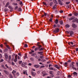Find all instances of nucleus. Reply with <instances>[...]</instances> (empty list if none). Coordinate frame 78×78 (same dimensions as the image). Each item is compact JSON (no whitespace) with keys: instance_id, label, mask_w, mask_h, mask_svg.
Listing matches in <instances>:
<instances>
[{"instance_id":"obj_15","label":"nucleus","mask_w":78,"mask_h":78,"mask_svg":"<svg viewBox=\"0 0 78 78\" xmlns=\"http://www.w3.org/2000/svg\"><path fill=\"white\" fill-rule=\"evenodd\" d=\"M55 24H57L58 23V20L56 19L55 21Z\"/></svg>"},{"instance_id":"obj_35","label":"nucleus","mask_w":78,"mask_h":78,"mask_svg":"<svg viewBox=\"0 0 78 78\" xmlns=\"http://www.w3.org/2000/svg\"><path fill=\"white\" fill-rule=\"evenodd\" d=\"M52 73H53V71H49V73L50 74H51V75H52V74H53Z\"/></svg>"},{"instance_id":"obj_16","label":"nucleus","mask_w":78,"mask_h":78,"mask_svg":"<svg viewBox=\"0 0 78 78\" xmlns=\"http://www.w3.org/2000/svg\"><path fill=\"white\" fill-rule=\"evenodd\" d=\"M49 70H54L55 71L56 70L55 69H54L52 67H50L49 68Z\"/></svg>"},{"instance_id":"obj_26","label":"nucleus","mask_w":78,"mask_h":78,"mask_svg":"<svg viewBox=\"0 0 78 78\" xmlns=\"http://www.w3.org/2000/svg\"><path fill=\"white\" fill-rule=\"evenodd\" d=\"M53 1L54 3H55V4H58V2H57V1H56V0H54Z\"/></svg>"},{"instance_id":"obj_17","label":"nucleus","mask_w":78,"mask_h":78,"mask_svg":"<svg viewBox=\"0 0 78 78\" xmlns=\"http://www.w3.org/2000/svg\"><path fill=\"white\" fill-rule=\"evenodd\" d=\"M77 74H78L76 72H74L73 73V75L74 76L76 75V76H77Z\"/></svg>"},{"instance_id":"obj_47","label":"nucleus","mask_w":78,"mask_h":78,"mask_svg":"<svg viewBox=\"0 0 78 78\" xmlns=\"http://www.w3.org/2000/svg\"><path fill=\"white\" fill-rule=\"evenodd\" d=\"M53 20V19L52 18H51L49 20V21H50V22H52V20Z\"/></svg>"},{"instance_id":"obj_9","label":"nucleus","mask_w":78,"mask_h":78,"mask_svg":"<svg viewBox=\"0 0 78 78\" xmlns=\"http://www.w3.org/2000/svg\"><path fill=\"white\" fill-rule=\"evenodd\" d=\"M31 74L32 76H35L36 75V73H34L33 72H31Z\"/></svg>"},{"instance_id":"obj_46","label":"nucleus","mask_w":78,"mask_h":78,"mask_svg":"<svg viewBox=\"0 0 78 78\" xmlns=\"http://www.w3.org/2000/svg\"><path fill=\"white\" fill-rule=\"evenodd\" d=\"M24 46L25 47H28V45L26 44H25L24 45Z\"/></svg>"},{"instance_id":"obj_5","label":"nucleus","mask_w":78,"mask_h":78,"mask_svg":"<svg viewBox=\"0 0 78 78\" xmlns=\"http://www.w3.org/2000/svg\"><path fill=\"white\" fill-rule=\"evenodd\" d=\"M4 72L5 73L6 75H9V72L6 70H4Z\"/></svg>"},{"instance_id":"obj_14","label":"nucleus","mask_w":78,"mask_h":78,"mask_svg":"<svg viewBox=\"0 0 78 78\" xmlns=\"http://www.w3.org/2000/svg\"><path fill=\"white\" fill-rule=\"evenodd\" d=\"M55 67H56V69H59V67L57 65H55Z\"/></svg>"},{"instance_id":"obj_23","label":"nucleus","mask_w":78,"mask_h":78,"mask_svg":"<svg viewBox=\"0 0 78 78\" xmlns=\"http://www.w3.org/2000/svg\"><path fill=\"white\" fill-rule=\"evenodd\" d=\"M69 27L70 26L69 24H67L65 25V27H66V28H69Z\"/></svg>"},{"instance_id":"obj_43","label":"nucleus","mask_w":78,"mask_h":78,"mask_svg":"<svg viewBox=\"0 0 78 78\" xmlns=\"http://www.w3.org/2000/svg\"><path fill=\"white\" fill-rule=\"evenodd\" d=\"M26 73H27V72L26 71H24L23 72V74H25Z\"/></svg>"},{"instance_id":"obj_52","label":"nucleus","mask_w":78,"mask_h":78,"mask_svg":"<svg viewBox=\"0 0 78 78\" xmlns=\"http://www.w3.org/2000/svg\"><path fill=\"white\" fill-rule=\"evenodd\" d=\"M35 58H36L37 59H38L39 58V57L37 56V55H36L35 56Z\"/></svg>"},{"instance_id":"obj_42","label":"nucleus","mask_w":78,"mask_h":78,"mask_svg":"<svg viewBox=\"0 0 78 78\" xmlns=\"http://www.w3.org/2000/svg\"><path fill=\"white\" fill-rule=\"evenodd\" d=\"M39 57L40 58H41V59H43V56H40Z\"/></svg>"},{"instance_id":"obj_51","label":"nucleus","mask_w":78,"mask_h":78,"mask_svg":"<svg viewBox=\"0 0 78 78\" xmlns=\"http://www.w3.org/2000/svg\"><path fill=\"white\" fill-rule=\"evenodd\" d=\"M21 9L20 8H19L18 9V11H21Z\"/></svg>"},{"instance_id":"obj_40","label":"nucleus","mask_w":78,"mask_h":78,"mask_svg":"<svg viewBox=\"0 0 78 78\" xmlns=\"http://www.w3.org/2000/svg\"><path fill=\"white\" fill-rule=\"evenodd\" d=\"M34 55H36V54L35 53H34L31 55V56H34Z\"/></svg>"},{"instance_id":"obj_3","label":"nucleus","mask_w":78,"mask_h":78,"mask_svg":"<svg viewBox=\"0 0 78 78\" xmlns=\"http://www.w3.org/2000/svg\"><path fill=\"white\" fill-rule=\"evenodd\" d=\"M17 55H16L15 56V59L14 60V62H17Z\"/></svg>"},{"instance_id":"obj_48","label":"nucleus","mask_w":78,"mask_h":78,"mask_svg":"<svg viewBox=\"0 0 78 78\" xmlns=\"http://www.w3.org/2000/svg\"><path fill=\"white\" fill-rule=\"evenodd\" d=\"M51 75H50V77H53V76H54V75H53V74H51Z\"/></svg>"},{"instance_id":"obj_53","label":"nucleus","mask_w":78,"mask_h":78,"mask_svg":"<svg viewBox=\"0 0 78 78\" xmlns=\"http://www.w3.org/2000/svg\"><path fill=\"white\" fill-rule=\"evenodd\" d=\"M18 8V6H16L15 7V9H17Z\"/></svg>"},{"instance_id":"obj_28","label":"nucleus","mask_w":78,"mask_h":78,"mask_svg":"<svg viewBox=\"0 0 78 78\" xmlns=\"http://www.w3.org/2000/svg\"><path fill=\"white\" fill-rule=\"evenodd\" d=\"M59 23H60L61 25H62V24H63V22H62V20L60 21Z\"/></svg>"},{"instance_id":"obj_36","label":"nucleus","mask_w":78,"mask_h":78,"mask_svg":"<svg viewBox=\"0 0 78 78\" xmlns=\"http://www.w3.org/2000/svg\"><path fill=\"white\" fill-rule=\"evenodd\" d=\"M39 48H38V47H37L36 48H35V51H36L37 50H39Z\"/></svg>"},{"instance_id":"obj_8","label":"nucleus","mask_w":78,"mask_h":78,"mask_svg":"<svg viewBox=\"0 0 78 78\" xmlns=\"http://www.w3.org/2000/svg\"><path fill=\"white\" fill-rule=\"evenodd\" d=\"M69 33H70V36H72V35L73 34V31H69Z\"/></svg>"},{"instance_id":"obj_41","label":"nucleus","mask_w":78,"mask_h":78,"mask_svg":"<svg viewBox=\"0 0 78 78\" xmlns=\"http://www.w3.org/2000/svg\"><path fill=\"white\" fill-rule=\"evenodd\" d=\"M20 5H23V3H22V2H20Z\"/></svg>"},{"instance_id":"obj_6","label":"nucleus","mask_w":78,"mask_h":78,"mask_svg":"<svg viewBox=\"0 0 78 78\" xmlns=\"http://www.w3.org/2000/svg\"><path fill=\"white\" fill-rule=\"evenodd\" d=\"M5 57L6 59H8V55L6 53L5 54Z\"/></svg>"},{"instance_id":"obj_45","label":"nucleus","mask_w":78,"mask_h":78,"mask_svg":"<svg viewBox=\"0 0 78 78\" xmlns=\"http://www.w3.org/2000/svg\"><path fill=\"white\" fill-rule=\"evenodd\" d=\"M6 47H7V48H8L9 49H10V48H9V46H8V45H6Z\"/></svg>"},{"instance_id":"obj_56","label":"nucleus","mask_w":78,"mask_h":78,"mask_svg":"<svg viewBox=\"0 0 78 78\" xmlns=\"http://www.w3.org/2000/svg\"><path fill=\"white\" fill-rule=\"evenodd\" d=\"M31 52L32 53H34V50H31Z\"/></svg>"},{"instance_id":"obj_50","label":"nucleus","mask_w":78,"mask_h":78,"mask_svg":"<svg viewBox=\"0 0 78 78\" xmlns=\"http://www.w3.org/2000/svg\"><path fill=\"white\" fill-rule=\"evenodd\" d=\"M44 14L45 16H47V13H46L45 12H44Z\"/></svg>"},{"instance_id":"obj_49","label":"nucleus","mask_w":78,"mask_h":78,"mask_svg":"<svg viewBox=\"0 0 78 78\" xmlns=\"http://www.w3.org/2000/svg\"><path fill=\"white\" fill-rule=\"evenodd\" d=\"M53 27H54V28H55V27H56V24H54L53 25Z\"/></svg>"},{"instance_id":"obj_29","label":"nucleus","mask_w":78,"mask_h":78,"mask_svg":"<svg viewBox=\"0 0 78 78\" xmlns=\"http://www.w3.org/2000/svg\"><path fill=\"white\" fill-rule=\"evenodd\" d=\"M39 51H42L44 50V48H42L39 49Z\"/></svg>"},{"instance_id":"obj_24","label":"nucleus","mask_w":78,"mask_h":78,"mask_svg":"<svg viewBox=\"0 0 78 78\" xmlns=\"http://www.w3.org/2000/svg\"><path fill=\"white\" fill-rule=\"evenodd\" d=\"M8 10H9L8 9H6L5 8L4 9V11L5 12H6L8 11Z\"/></svg>"},{"instance_id":"obj_2","label":"nucleus","mask_w":78,"mask_h":78,"mask_svg":"<svg viewBox=\"0 0 78 78\" xmlns=\"http://www.w3.org/2000/svg\"><path fill=\"white\" fill-rule=\"evenodd\" d=\"M72 27H73V28H76V27H77L76 25L74 23H73L72 24Z\"/></svg>"},{"instance_id":"obj_39","label":"nucleus","mask_w":78,"mask_h":78,"mask_svg":"<svg viewBox=\"0 0 78 78\" xmlns=\"http://www.w3.org/2000/svg\"><path fill=\"white\" fill-rule=\"evenodd\" d=\"M45 61H46V60L44 59H42L41 60V62H45Z\"/></svg>"},{"instance_id":"obj_62","label":"nucleus","mask_w":78,"mask_h":78,"mask_svg":"<svg viewBox=\"0 0 78 78\" xmlns=\"http://www.w3.org/2000/svg\"><path fill=\"white\" fill-rule=\"evenodd\" d=\"M72 16V14L70 13V14H69V16L70 17H71V16Z\"/></svg>"},{"instance_id":"obj_64","label":"nucleus","mask_w":78,"mask_h":78,"mask_svg":"<svg viewBox=\"0 0 78 78\" xmlns=\"http://www.w3.org/2000/svg\"><path fill=\"white\" fill-rule=\"evenodd\" d=\"M76 2L78 4V0H76Z\"/></svg>"},{"instance_id":"obj_63","label":"nucleus","mask_w":78,"mask_h":78,"mask_svg":"<svg viewBox=\"0 0 78 78\" xmlns=\"http://www.w3.org/2000/svg\"><path fill=\"white\" fill-rule=\"evenodd\" d=\"M76 51H78V48H76Z\"/></svg>"},{"instance_id":"obj_18","label":"nucleus","mask_w":78,"mask_h":78,"mask_svg":"<svg viewBox=\"0 0 78 78\" xmlns=\"http://www.w3.org/2000/svg\"><path fill=\"white\" fill-rule=\"evenodd\" d=\"M21 66H22V67H24L25 66V63H24V62H23Z\"/></svg>"},{"instance_id":"obj_4","label":"nucleus","mask_w":78,"mask_h":78,"mask_svg":"<svg viewBox=\"0 0 78 78\" xmlns=\"http://www.w3.org/2000/svg\"><path fill=\"white\" fill-rule=\"evenodd\" d=\"M58 2L59 4L60 5H63V4H62V1H61V0H58Z\"/></svg>"},{"instance_id":"obj_25","label":"nucleus","mask_w":78,"mask_h":78,"mask_svg":"<svg viewBox=\"0 0 78 78\" xmlns=\"http://www.w3.org/2000/svg\"><path fill=\"white\" fill-rule=\"evenodd\" d=\"M11 55H10L9 56V58H8V59H9V61H11Z\"/></svg>"},{"instance_id":"obj_55","label":"nucleus","mask_w":78,"mask_h":78,"mask_svg":"<svg viewBox=\"0 0 78 78\" xmlns=\"http://www.w3.org/2000/svg\"><path fill=\"white\" fill-rule=\"evenodd\" d=\"M8 51V49L7 48H6L5 49V52H7V51Z\"/></svg>"},{"instance_id":"obj_12","label":"nucleus","mask_w":78,"mask_h":78,"mask_svg":"<svg viewBox=\"0 0 78 78\" xmlns=\"http://www.w3.org/2000/svg\"><path fill=\"white\" fill-rule=\"evenodd\" d=\"M57 5H56L55 4L53 6V7L52 9H56V7H57Z\"/></svg>"},{"instance_id":"obj_33","label":"nucleus","mask_w":78,"mask_h":78,"mask_svg":"<svg viewBox=\"0 0 78 78\" xmlns=\"http://www.w3.org/2000/svg\"><path fill=\"white\" fill-rule=\"evenodd\" d=\"M38 54H42V53H43V51H41L38 52Z\"/></svg>"},{"instance_id":"obj_32","label":"nucleus","mask_w":78,"mask_h":78,"mask_svg":"<svg viewBox=\"0 0 78 78\" xmlns=\"http://www.w3.org/2000/svg\"><path fill=\"white\" fill-rule=\"evenodd\" d=\"M74 14L75 16H78V13L76 12L74 13Z\"/></svg>"},{"instance_id":"obj_59","label":"nucleus","mask_w":78,"mask_h":78,"mask_svg":"<svg viewBox=\"0 0 78 78\" xmlns=\"http://www.w3.org/2000/svg\"><path fill=\"white\" fill-rule=\"evenodd\" d=\"M68 78H71V76L69 75L68 76Z\"/></svg>"},{"instance_id":"obj_7","label":"nucleus","mask_w":78,"mask_h":78,"mask_svg":"<svg viewBox=\"0 0 78 78\" xmlns=\"http://www.w3.org/2000/svg\"><path fill=\"white\" fill-rule=\"evenodd\" d=\"M75 17L74 16L72 17H71L69 18V20H74L75 19Z\"/></svg>"},{"instance_id":"obj_1","label":"nucleus","mask_w":78,"mask_h":78,"mask_svg":"<svg viewBox=\"0 0 78 78\" xmlns=\"http://www.w3.org/2000/svg\"><path fill=\"white\" fill-rule=\"evenodd\" d=\"M59 31V29L58 28H55L53 31L54 33H58Z\"/></svg>"},{"instance_id":"obj_37","label":"nucleus","mask_w":78,"mask_h":78,"mask_svg":"<svg viewBox=\"0 0 78 78\" xmlns=\"http://www.w3.org/2000/svg\"><path fill=\"white\" fill-rule=\"evenodd\" d=\"M48 75V73H45V74H44L43 75V76H45L46 75Z\"/></svg>"},{"instance_id":"obj_21","label":"nucleus","mask_w":78,"mask_h":78,"mask_svg":"<svg viewBox=\"0 0 78 78\" xmlns=\"http://www.w3.org/2000/svg\"><path fill=\"white\" fill-rule=\"evenodd\" d=\"M8 8H9L10 9H13L12 8V7H11V6H9Z\"/></svg>"},{"instance_id":"obj_34","label":"nucleus","mask_w":78,"mask_h":78,"mask_svg":"<svg viewBox=\"0 0 78 78\" xmlns=\"http://www.w3.org/2000/svg\"><path fill=\"white\" fill-rule=\"evenodd\" d=\"M13 5H14L15 6H17V3H13L12 4Z\"/></svg>"},{"instance_id":"obj_22","label":"nucleus","mask_w":78,"mask_h":78,"mask_svg":"<svg viewBox=\"0 0 78 78\" xmlns=\"http://www.w3.org/2000/svg\"><path fill=\"white\" fill-rule=\"evenodd\" d=\"M37 47H38V49H40V48H41V47H42V46H41V45H38L37 46Z\"/></svg>"},{"instance_id":"obj_31","label":"nucleus","mask_w":78,"mask_h":78,"mask_svg":"<svg viewBox=\"0 0 78 78\" xmlns=\"http://www.w3.org/2000/svg\"><path fill=\"white\" fill-rule=\"evenodd\" d=\"M9 77L10 78H12L13 77H12V74H9Z\"/></svg>"},{"instance_id":"obj_57","label":"nucleus","mask_w":78,"mask_h":78,"mask_svg":"<svg viewBox=\"0 0 78 78\" xmlns=\"http://www.w3.org/2000/svg\"><path fill=\"white\" fill-rule=\"evenodd\" d=\"M5 67H7V68H9V67H8V66H7V64H5Z\"/></svg>"},{"instance_id":"obj_44","label":"nucleus","mask_w":78,"mask_h":78,"mask_svg":"<svg viewBox=\"0 0 78 78\" xmlns=\"http://www.w3.org/2000/svg\"><path fill=\"white\" fill-rule=\"evenodd\" d=\"M22 61H20L19 62V64H22Z\"/></svg>"},{"instance_id":"obj_10","label":"nucleus","mask_w":78,"mask_h":78,"mask_svg":"<svg viewBox=\"0 0 78 78\" xmlns=\"http://www.w3.org/2000/svg\"><path fill=\"white\" fill-rule=\"evenodd\" d=\"M34 67H36V68H39V65H34Z\"/></svg>"},{"instance_id":"obj_19","label":"nucleus","mask_w":78,"mask_h":78,"mask_svg":"<svg viewBox=\"0 0 78 78\" xmlns=\"http://www.w3.org/2000/svg\"><path fill=\"white\" fill-rule=\"evenodd\" d=\"M68 64V63H67V62H66L65 63L64 66H65V67H67V66Z\"/></svg>"},{"instance_id":"obj_61","label":"nucleus","mask_w":78,"mask_h":78,"mask_svg":"<svg viewBox=\"0 0 78 78\" xmlns=\"http://www.w3.org/2000/svg\"><path fill=\"white\" fill-rule=\"evenodd\" d=\"M57 26L58 27H60V25H59V24H57Z\"/></svg>"},{"instance_id":"obj_27","label":"nucleus","mask_w":78,"mask_h":78,"mask_svg":"<svg viewBox=\"0 0 78 78\" xmlns=\"http://www.w3.org/2000/svg\"><path fill=\"white\" fill-rule=\"evenodd\" d=\"M75 20L76 21V22L78 23V19L77 18H75Z\"/></svg>"},{"instance_id":"obj_11","label":"nucleus","mask_w":78,"mask_h":78,"mask_svg":"<svg viewBox=\"0 0 78 78\" xmlns=\"http://www.w3.org/2000/svg\"><path fill=\"white\" fill-rule=\"evenodd\" d=\"M12 73H13V74L14 76H15V74H14V73H16V72L14 70H13L12 72Z\"/></svg>"},{"instance_id":"obj_13","label":"nucleus","mask_w":78,"mask_h":78,"mask_svg":"<svg viewBox=\"0 0 78 78\" xmlns=\"http://www.w3.org/2000/svg\"><path fill=\"white\" fill-rule=\"evenodd\" d=\"M70 67H72V68L73 69V70H76V68H75V67L73 66H72V65H70Z\"/></svg>"},{"instance_id":"obj_58","label":"nucleus","mask_w":78,"mask_h":78,"mask_svg":"<svg viewBox=\"0 0 78 78\" xmlns=\"http://www.w3.org/2000/svg\"><path fill=\"white\" fill-rule=\"evenodd\" d=\"M9 70H12V68L11 67H9Z\"/></svg>"},{"instance_id":"obj_54","label":"nucleus","mask_w":78,"mask_h":78,"mask_svg":"<svg viewBox=\"0 0 78 78\" xmlns=\"http://www.w3.org/2000/svg\"><path fill=\"white\" fill-rule=\"evenodd\" d=\"M62 12H63V10H61L60 11V13H62Z\"/></svg>"},{"instance_id":"obj_60","label":"nucleus","mask_w":78,"mask_h":78,"mask_svg":"<svg viewBox=\"0 0 78 78\" xmlns=\"http://www.w3.org/2000/svg\"><path fill=\"white\" fill-rule=\"evenodd\" d=\"M74 64V62H72L71 63V64L72 65V66H74V65H73Z\"/></svg>"},{"instance_id":"obj_30","label":"nucleus","mask_w":78,"mask_h":78,"mask_svg":"<svg viewBox=\"0 0 78 78\" xmlns=\"http://www.w3.org/2000/svg\"><path fill=\"white\" fill-rule=\"evenodd\" d=\"M53 2H52L50 3V5L51 6H52L53 4Z\"/></svg>"},{"instance_id":"obj_38","label":"nucleus","mask_w":78,"mask_h":78,"mask_svg":"<svg viewBox=\"0 0 78 78\" xmlns=\"http://www.w3.org/2000/svg\"><path fill=\"white\" fill-rule=\"evenodd\" d=\"M43 5H45V6H47V3H46L45 2H43Z\"/></svg>"},{"instance_id":"obj_20","label":"nucleus","mask_w":78,"mask_h":78,"mask_svg":"<svg viewBox=\"0 0 78 78\" xmlns=\"http://www.w3.org/2000/svg\"><path fill=\"white\" fill-rule=\"evenodd\" d=\"M9 2H7L6 4V5H5V7H7L8 6V5H9Z\"/></svg>"}]
</instances>
